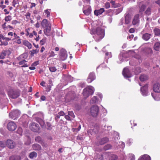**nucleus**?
Segmentation results:
<instances>
[{
  "mask_svg": "<svg viewBox=\"0 0 160 160\" xmlns=\"http://www.w3.org/2000/svg\"><path fill=\"white\" fill-rule=\"evenodd\" d=\"M91 33L94 35L93 38L97 42L100 40L104 36V30L101 27H97L94 32L91 31Z\"/></svg>",
  "mask_w": 160,
  "mask_h": 160,
  "instance_id": "f257e3e1",
  "label": "nucleus"
},
{
  "mask_svg": "<svg viewBox=\"0 0 160 160\" xmlns=\"http://www.w3.org/2000/svg\"><path fill=\"white\" fill-rule=\"evenodd\" d=\"M94 91V88L91 86H88L83 90V94L84 98H87L90 95H92Z\"/></svg>",
  "mask_w": 160,
  "mask_h": 160,
  "instance_id": "f03ea898",
  "label": "nucleus"
},
{
  "mask_svg": "<svg viewBox=\"0 0 160 160\" xmlns=\"http://www.w3.org/2000/svg\"><path fill=\"white\" fill-rule=\"evenodd\" d=\"M99 108L97 106H93L90 108V113L93 117H97L98 113Z\"/></svg>",
  "mask_w": 160,
  "mask_h": 160,
  "instance_id": "7ed1b4c3",
  "label": "nucleus"
},
{
  "mask_svg": "<svg viewBox=\"0 0 160 160\" xmlns=\"http://www.w3.org/2000/svg\"><path fill=\"white\" fill-rule=\"evenodd\" d=\"M20 114V111L18 110H16L13 111L10 113L9 116L12 119L15 120L18 118Z\"/></svg>",
  "mask_w": 160,
  "mask_h": 160,
  "instance_id": "20e7f679",
  "label": "nucleus"
},
{
  "mask_svg": "<svg viewBox=\"0 0 160 160\" xmlns=\"http://www.w3.org/2000/svg\"><path fill=\"white\" fill-rule=\"evenodd\" d=\"M30 129L34 132H38L40 128L39 125L37 123L32 122L30 124Z\"/></svg>",
  "mask_w": 160,
  "mask_h": 160,
  "instance_id": "39448f33",
  "label": "nucleus"
},
{
  "mask_svg": "<svg viewBox=\"0 0 160 160\" xmlns=\"http://www.w3.org/2000/svg\"><path fill=\"white\" fill-rule=\"evenodd\" d=\"M17 128V125L14 122H9L8 124V128L9 131H13Z\"/></svg>",
  "mask_w": 160,
  "mask_h": 160,
  "instance_id": "423d86ee",
  "label": "nucleus"
},
{
  "mask_svg": "<svg viewBox=\"0 0 160 160\" xmlns=\"http://www.w3.org/2000/svg\"><path fill=\"white\" fill-rule=\"evenodd\" d=\"M9 96L12 98H15L18 97L19 96L18 92L16 91H11L8 93Z\"/></svg>",
  "mask_w": 160,
  "mask_h": 160,
  "instance_id": "0eeeda50",
  "label": "nucleus"
},
{
  "mask_svg": "<svg viewBox=\"0 0 160 160\" xmlns=\"http://www.w3.org/2000/svg\"><path fill=\"white\" fill-rule=\"evenodd\" d=\"M122 74L125 78H128L131 77L132 76L128 68H124Z\"/></svg>",
  "mask_w": 160,
  "mask_h": 160,
  "instance_id": "6e6552de",
  "label": "nucleus"
},
{
  "mask_svg": "<svg viewBox=\"0 0 160 160\" xmlns=\"http://www.w3.org/2000/svg\"><path fill=\"white\" fill-rule=\"evenodd\" d=\"M61 58L62 60H64L66 59L68 55L66 51L64 49H62L60 50Z\"/></svg>",
  "mask_w": 160,
  "mask_h": 160,
  "instance_id": "1a4fd4ad",
  "label": "nucleus"
},
{
  "mask_svg": "<svg viewBox=\"0 0 160 160\" xmlns=\"http://www.w3.org/2000/svg\"><path fill=\"white\" fill-rule=\"evenodd\" d=\"M10 52L8 50H3L0 54V59H3L5 58L7 55H9Z\"/></svg>",
  "mask_w": 160,
  "mask_h": 160,
  "instance_id": "9d476101",
  "label": "nucleus"
},
{
  "mask_svg": "<svg viewBox=\"0 0 160 160\" xmlns=\"http://www.w3.org/2000/svg\"><path fill=\"white\" fill-rule=\"evenodd\" d=\"M86 8L87 9H85V7H84L83 8V11L85 15L88 16L90 15L91 13V7L89 6H87Z\"/></svg>",
  "mask_w": 160,
  "mask_h": 160,
  "instance_id": "9b49d317",
  "label": "nucleus"
},
{
  "mask_svg": "<svg viewBox=\"0 0 160 160\" xmlns=\"http://www.w3.org/2000/svg\"><path fill=\"white\" fill-rule=\"evenodd\" d=\"M41 25L43 28H48V27H51L49 23L46 19H44L42 21L41 23Z\"/></svg>",
  "mask_w": 160,
  "mask_h": 160,
  "instance_id": "f8f14e48",
  "label": "nucleus"
},
{
  "mask_svg": "<svg viewBox=\"0 0 160 160\" xmlns=\"http://www.w3.org/2000/svg\"><path fill=\"white\" fill-rule=\"evenodd\" d=\"M148 86L147 84L142 87L141 88V92L143 96H146L148 94Z\"/></svg>",
  "mask_w": 160,
  "mask_h": 160,
  "instance_id": "ddd939ff",
  "label": "nucleus"
},
{
  "mask_svg": "<svg viewBox=\"0 0 160 160\" xmlns=\"http://www.w3.org/2000/svg\"><path fill=\"white\" fill-rule=\"evenodd\" d=\"M95 79V74L93 72L90 73L87 79V82L89 83L92 82Z\"/></svg>",
  "mask_w": 160,
  "mask_h": 160,
  "instance_id": "4468645a",
  "label": "nucleus"
},
{
  "mask_svg": "<svg viewBox=\"0 0 160 160\" xmlns=\"http://www.w3.org/2000/svg\"><path fill=\"white\" fill-rule=\"evenodd\" d=\"M139 15L138 14H136L134 16L132 21L133 25H136L138 24L139 22Z\"/></svg>",
  "mask_w": 160,
  "mask_h": 160,
  "instance_id": "2eb2a0df",
  "label": "nucleus"
},
{
  "mask_svg": "<svg viewBox=\"0 0 160 160\" xmlns=\"http://www.w3.org/2000/svg\"><path fill=\"white\" fill-rule=\"evenodd\" d=\"M109 140L107 138H104L100 139L96 143V144L98 145H103L105 143L107 142Z\"/></svg>",
  "mask_w": 160,
  "mask_h": 160,
  "instance_id": "dca6fc26",
  "label": "nucleus"
},
{
  "mask_svg": "<svg viewBox=\"0 0 160 160\" xmlns=\"http://www.w3.org/2000/svg\"><path fill=\"white\" fill-rule=\"evenodd\" d=\"M104 155L108 156L109 160H115L117 158L116 155L110 153H107Z\"/></svg>",
  "mask_w": 160,
  "mask_h": 160,
  "instance_id": "f3484780",
  "label": "nucleus"
},
{
  "mask_svg": "<svg viewBox=\"0 0 160 160\" xmlns=\"http://www.w3.org/2000/svg\"><path fill=\"white\" fill-rule=\"evenodd\" d=\"M98 129L99 127H94L93 129L90 130L88 131V135L90 134L91 135L95 134L98 132Z\"/></svg>",
  "mask_w": 160,
  "mask_h": 160,
  "instance_id": "a211bd4d",
  "label": "nucleus"
},
{
  "mask_svg": "<svg viewBox=\"0 0 160 160\" xmlns=\"http://www.w3.org/2000/svg\"><path fill=\"white\" fill-rule=\"evenodd\" d=\"M6 144L10 148H13L14 146V143L13 141L11 140H7L6 142Z\"/></svg>",
  "mask_w": 160,
  "mask_h": 160,
  "instance_id": "6ab92c4d",
  "label": "nucleus"
},
{
  "mask_svg": "<svg viewBox=\"0 0 160 160\" xmlns=\"http://www.w3.org/2000/svg\"><path fill=\"white\" fill-rule=\"evenodd\" d=\"M153 91L156 92H160V84L159 83L155 84L153 87Z\"/></svg>",
  "mask_w": 160,
  "mask_h": 160,
  "instance_id": "aec40b11",
  "label": "nucleus"
},
{
  "mask_svg": "<svg viewBox=\"0 0 160 160\" xmlns=\"http://www.w3.org/2000/svg\"><path fill=\"white\" fill-rule=\"evenodd\" d=\"M28 57V54L27 53H23L19 57L17 58V59L18 60H26Z\"/></svg>",
  "mask_w": 160,
  "mask_h": 160,
  "instance_id": "412c9836",
  "label": "nucleus"
},
{
  "mask_svg": "<svg viewBox=\"0 0 160 160\" xmlns=\"http://www.w3.org/2000/svg\"><path fill=\"white\" fill-rule=\"evenodd\" d=\"M138 160H151L150 157L147 154H145L140 157Z\"/></svg>",
  "mask_w": 160,
  "mask_h": 160,
  "instance_id": "4be33fe9",
  "label": "nucleus"
},
{
  "mask_svg": "<svg viewBox=\"0 0 160 160\" xmlns=\"http://www.w3.org/2000/svg\"><path fill=\"white\" fill-rule=\"evenodd\" d=\"M104 11V9L103 8H101L99 10H95L94 13L95 15L98 16L101 14Z\"/></svg>",
  "mask_w": 160,
  "mask_h": 160,
  "instance_id": "5701e85b",
  "label": "nucleus"
},
{
  "mask_svg": "<svg viewBox=\"0 0 160 160\" xmlns=\"http://www.w3.org/2000/svg\"><path fill=\"white\" fill-rule=\"evenodd\" d=\"M0 94L2 95L3 98H0V103L1 104L3 103L4 102H5L7 100V98H6L4 92L3 91H2L0 92Z\"/></svg>",
  "mask_w": 160,
  "mask_h": 160,
  "instance_id": "b1692460",
  "label": "nucleus"
},
{
  "mask_svg": "<svg viewBox=\"0 0 160 160\" xmlns=\"http://www.w3.org/2000/svg\"><path fill=\"white\" fill-rule=\"evenodd\" d=\"M8 35L9 36H11V37L13 36V38H12V40H13L15 39H17L19 38V37L15 33H13L12 32H9L8 33Z\"/></svg>",
  "mask_w": 160,
  "mask_h": 160,
  "instance_id": "393cba45",
  "label": "nucleus"
},
{
  "mask_svg": "<svg viewBox=\"0 0 160 160\" xmlns=\"http://www.w3.org/2000/svg\"><path fill=\"white\" fill-rule=\"evenodd\" d=\"M151 34L148 33H146L142 36V38L145 40L148 41L151 38Z\"/></svg>",
  "mask_w": 160,
  "mask_h": 160,
  "instance_id": "a878e982",
  "label": "nucleus"
},
{
  "mask_svg": "<svg viewBox=\"0 0 160 160\" xmlns=\"http://www.w3.org/2000/svg\"><path fill=\"white\" fill-rule=\"evenodd\" d=\"M23 44L27 47L29 49H30L32 48V44L28 41L24 40L23 41Z\"/></svg>",
  "mask_w": 160,
  "mask_h": 160,
  "instance_id": "bb28decb",
  "label": "nucleus"
},
{
  "mask_svg": "<svg viewBox=\"0 0 160 160\" xmlns=\"http://www.w3.org/2000/svg\"><path fill=\"white\" fill-rule=\"evenodd\" d=\"M32 148L33 150H40L41 148V146L38 144H33L32 146Z\"/></svg>",
  "mask_w": 160,
  "mask_h": 160,
  "instance_id": "cd10ccee",
  "label": "nucleus"
},
{
  "mask_svg": "<svg viewBox=\"0 0 160 160\" xmlns=\"http://www.w3.org/2000/svg\"><path fill=\"white\" fill-rule=\"evenodd\" d=\"M131 20V17L129 14H125V22L126 24H128L129 23Z\"/></svg>",
  "mask_w": 160,
  "mask_h": 160,
  "instance_id": "c85d7f7f",
  "label": "nucleus"
},
{
  "mask_svg": "<svg viewBox=\"0 0 160 160\" xmlns=\"http://www.w3.org/2000/svg\"><path fill=\"white\" fill-rule=\"evenodd\" d=\"M19 64L20 65H22V67H28V65L25 63L27 62V61L26 60H19Z\"/></svg>",
  "mask_w": 160,
  "mask_h": 160,
  "instance_id": "c756f323",
  "label": "nucleus"
},
{
  "mask_svg": "<svg viewBox=\"0 0 160 160\" xmlns=\"http://www.w3.org/2000/svg\"><path fill=\"white\" fill-rule=\"evenodd\" d=\"M110 3L112 4V7L113 8H115L119 7L120 6V4L118 3H116L115 1L113 0L110 1Z\"/></svg>",
  "mask_w": 160,
  "mask_h": 160,
  "instance_id": "7c9ffc66",
  "label": "nucleus"
},
{
  "mask_svg": "<svg viewBox=\"0 0 160 160\" xmlns=\"http://www.w3.org/2000/svg\"><path fill=\"white\" fill-rule=\"evenodd\" d=\"M142 50L147 54L150 53L152 52L151 48L149 47H145Z\"/></svg>",
  "mask_w": 160,
  "mask_h": 160,
  "instance_id": "2f4dec72",
  "label": "nucleus"
},
{
  "mask_svg": "<svg viewBox=\"0 0 160 160\" xmlns=\"http://www.w3.org/2000/svg\"><path fill=\"white\" fill-rule=\"evenodd\" d=\"M45 28L44 30V33L45 35L48 36L51 29V27H48Z\"/></svg>",
  "mask_w": 160,
  "mask_h": 160,
  "instance_id": "473e14b6",
  "label": "nucleus"
},
{
  "mask_svg": "<svg viewBox=\"0 0 160 160\" xmlns=\"http://www.w3.org/2000/svg\"><path fill=\"white\" fill-rule=\"evenodd\" d=\"M139 12L140 13H142V12H143L145 10L146 6L144 4L142 5L141 6L140 4H139Z\"/></svg>",
  "mask_w": 160,
  "mask_h": 160,
  "instance_id": "72a5a7b5",
  "label": "nucleus"
},
{
  "mask_svg": "<svg viewBox=\"0 0 160 160\" xmlns=\"http://www.w3.org/2000/svg\"><path fill=\"white\" fill-rule=\"evenodd\" d=\"M52 81L51 79H50L48 81V84L49 85L47 86V91L48 92H49L51 90V88L53 85L52 84Z\"/></svg>",
  "mask_w": 160,
  "mask_h": 160,
  "instance_id": "f704fd0d",
  "label": "nucleus"
},
{
  "mask_svg": "<svg viewBox=\"0 0 160 160\" xmlns=\"http://www.w3.org/2000/svg\"><path fill=\"white\" fill-rule=\"evenodd\" d=\"M139 79L141 81H144L148 79V77L146 75H142L140 77Z\"/></svg>",
  "mask_w": 160,
  "mask_h": 160,
  "instance_id": "c9c22d12",
  "label": "nucleus"
},
{
  "mask_svg": "<svg viewBox=\"0 0 160 160\" xmlns=\"http://www.w3.org/2000/svg\"><path fill=\"white\" fill-rule=\"evenodd\" d=\"M154 49L156 51H158L160 49V43L159 42H156L154 45Z\"/></svg>",
  "mask_w": 160,
  "mask_h": 160,
  "instance_id": "e433bc0d",
  "label": "nucleus"
},
{
  "mask_svg": "<svg viewBox=\"0 0 160 160\" xmlns=\"http://www.w3.org/2000/svg\"><path fill=\"white\" fill-rule=\"evenodd\" d=\"M10 160H21V158L19 156H13L10 158Z\"/></svg>",
  "mask_w": 160,
  "mask_h": 160,
  "instance_id": "4c0bfd02",
  "label": "nucleus"
},
{
  "mask_svg": "<svg viewBox=\"0 0 160 160\" xmlns=\"http://www.w3.org/2000/svg\"><path fill=\"white\" fill-rule=\"evenodd\" d=\"M154 32L155 35L159 36L160 35V29L157 28H155L154 30Z\"/></svg>",
  "mask_w": 160,
  "mask_h": 160,
  "instance_id": "58836bf2",
  "label": "nucleus"
},
{
  "mask_svg": "<svg viewBox=\"0 0 160 160\" xmlns=\"http://www.w3.org/2000/svg\"><path fill=\"white\" fill-rule=\"evenodd\" d=\"M37 156V153L35 152H33L30 153L29 154V158L31 159H32L34 158H36Z\"/></svg>",
  "mask_w": 160,
  "mask_h": 160,
  "instance_id": "ea45409f",
  "label": "nucleus"
},
{
  "mask_svg": "<svg viewBox=\"0 0 160 160\" xmlns=\"http://www.w3.org/2000/svg\"><path fill=\"white\" fill-rule=\"evenodd\" d=\"M38 50H37V49L35 50L33 49L30 51L29 53L31 56H32L34 55V54L38 53Z\"/></svg>",
  "mask_w": 160,
  "mask_h": 160,
  "instance_id": "a19ab883",
  "label": "nucleus"
},
{
  "mask_svg": "<svg viewBox=\"0 0 160 160\" xmlns=\"http://www.w3.org/2000/svg\"><path fill=\"white\" fill-rule=\"evenodd\" d=\"M97 97L96 96H94L90 100V102L92 104L96 103L98 101Z\"/></svg>",
  "mask_w": 160,
  "mask_h": 160,
  "instance_id": "79ce46f5",
  "label": "nucleus"
},
{
  "mask_svg": "<svg viewBox=\"0 0 160 160\" xmlns=\"http://www.w3.org/2000/svg\"><path fill=\"white\" fill-rule=\"evenodd\" d=\"M151 8L150 7H148L145 11V13L147 15H149L151 14Z\"/></svg>",
  "mask_w": 160,
  "mask_h": 160,
  "instance_id": "37998d69",
  "label": "nucleus"
},
{
  "mask_svg": "<svg viewBox=\"0 0 160 160\" xmlns=\"http://www.w3.org/2000/svg\"><path fill=\"white\" fill-rule=\"evenodd\" d=\"M25 16L26 17V19H27V21H28L30 20V19H31V13L29 12H27L25 15Z\"/></svg>",
  "mask_w": 160,
  "mask_h": 160,
  "instance_id": "c03bdc74",
  "label": "nucleus"
},
{
  "mask_svg": "<svg viewBox=\"0 0 160 160\" xmlns=\"http://www.w3.org/2000/svg\"><path fill=\"white\" fill-rule=\"evenodd\" d=\"M112 148V146L109 144H107L105 145L104 148L105 150H106L111 149Z\"/></svg>",
  "mask_w": 160,
  "mask_h": 160,
  "instance_id": "a18cd8bd",
  "label": "nucleus"
},
{
  "mask_svg": "<svg viewBox=\"0 0 160 160\" xmlns=\"http://www.w3.org/2000/svg\"><path fill=\"white\" fill-rule=\"evenodd\" d=\"M50 9H47L45 10L44 12L45 13V15H47V17H48L50 16Z\"/></svg>",
  "mask_w": 160,
  "mask_h": 160,
  "instance_id": "49530a36",
  "label": "nucleus"
},
{
  "mask_svg": "<svg viewBox=\"0 0 160 160\" xmlns=\"http://www.w3.org/2000/svg\"><path fill=\"white\" fill-rule=\"evenodd\" d=\"M6 145V142L2 141H0V147H1L4 148Z\"/></svg>",
  "mask_w": 160,
  "mask_h": 160,
  "instance_id": "de8ad7c7",
  "label": "nucleus"
},
{
  "mask_svg": "<svg viewBox=\"0 0 160 160\" xmlns=\"http://www.w3.org/2000/svg\"><path fill=\"white\" fill-rule=\"evenodd\" d=\"M50 71L52 72H55L57 70V69L54 67H49Z\"/></svg>",
  "mask_w": 160,
  "mask_h": 160,
  "instance_id": "09e8293b",
  "label": "nucleus"
},
{
  "mask_svg": "<svg viewBox=\"0 0 160 160\" xmlns=\"http://www.w3.org/2000/svg\"><path fill=\"white\" fill-rule=\"evenodd\" d=\"M12 19V17L10 16H8L5 17V20L6 22H8L11 21Z\"/></svg>",
  "mask_w": 160,
  "mask_h": 160,
  "instance_id": "8fccbe9b",
  "label": "nucleus"
},
{
  "mask_svg": "<svg viewBox=\"0 0 160 160\" xmlns=\"http://www.w3.org/2000/svg\"><path fill=\"white\" fill-rule=\"evenodd\" d=\"M68 114L69 116H70L73 118H74L75 117V116L72 111H68Z\"/></svg>",
  "mask_w": 160,
  "mask_h": 160,
  "instance_id": "3c124183",
  "label": "nucleus"
},
{
  "mask_svg": "<svg viewBox=\"0 0 160 160\" xmlns=\"http://www.w3.org/2000/svg\"><path fill=\"white\" fill-rule=\"evenodd\" d=\"M152 95L155 100L158 101L160 100V98L158 96H154L152 93Z\"/></svg>",
  "mask_w": 160,
  "mask_h": 160,
  "instance_id": "603ef678",
  "label": "nucleus"
},
{
  "mask_svg": "<svg viewBox=\"0 0 160 160\" xmlns=\"http://www.w3.org/2000/svg\"><path fill=\"white\" fill-rule=\"evenodd\" d=\"M17 132L18 133L19 135H21L22 132V129L20 127L18 128V129L17 131Z\"/></svg>",
  "mask_w": 160,
  "mask_h": 160,
  "instance_id": "864d4df0",
  "label": "nucleus"
},
{
  "mask_svg": "<svg viewBox=\"0 0 160 160\" xmlns=\"http://www.w3.org/2000/svg\"><path fill=\"white\" fill-rule=\"evenodd\" d=\"M46 39L45 38H43L42 39L40 42V45H44L46 42Z\"/></svg>",
  "mask_w": 160,
  "mask_h": 160,
  "instance_id": "5fc2aeb1",
  "label": "nucleus"
},
{
  "mask_svg": "<svg viewBox=\"0 0 160 160\" xmlns=\"http://www.w3.org/2000/svg\"><path fill=\"white\" fill-rule=\"evenodd\" d=\"M119 58L120 60V61H118V63H121L123 60V57L121 54H120L119 56Z\"/></svg>",
  "mask_w": 160,
  "mask_h": 160,
  "instance_id": "6e6d98bb",
  "label": "nucleus"
},
{
  "mask_svg": "<svg viewBox=\"0 0 160 160\" xmlns=\"http://www.w3.org/2000/svg\"><path fill=\"white\" fill-rule=\"evenodd\" d=\"M130 160H135V157L134 155L132 154H130L129 156Z\"/></svg>",
  "mask_w": 160,
  "mask_h": 160,
  "instance_id": "4d7b16f0",
  "label": "nucleus"
},
{
  "mask_svg": "<svg viewBox=\"0 0 160 160\" xmlns=\"http://www.w3.org/2000/svg\"><path fill=\"white\" fill-rule=\"evenodd\" d=\"M41 138L39 136L37 137H36L35 138V141L38 142H40L41 141Z\"/></svg>",
  "mask_w": 160,
  "mask_h": 160,
  "instance_id": "13d9d810",
  "label": "nucleus"
},
{
  "mask_svg": "<svg viewBox=\"0 0 160 160\" xmlns=\"http://www.w3.org/2000/svg\"><path fill=\"white\" fill-rule=\"evenodd\" d=\"M0 42H1V45H4L6 46L8 44V42L7 41H1Z\"/></svg>",
  "mask_w": 160,
  "mask_h": 160,
  "instance_id": "bf43d9fd",
  "label": "nucleus"
},
{
  "mask_svg": "<svg viewBox=\"0 0 160 160\" xmlns=\"http://www.w3.org/2000/svg\"><path fill=\"white\" fill-rule=\"evenodd\" d=\"M38 121L41 125H43L44 124V122L42 119H40L38 120Z\"/></svg>",
  "mask_w": 160,
  "mask_h": 160,
  "instance_id": "052dcab7",
  "label": "nucleus"
},
{
  "mask_svg": "<svg viewBox=\"0 0 160 160\" xmlns=\"http://www.w3.org/2000/svg\"><path fill=\"white\" fill-rule=\"evenodd\" d=\"M105 7L106 8H108L110 7V3L109 2H106L105 4Z\"/></svg>",
  "mask_w": 160,
  "mask_h": 160,
  "instance_id": "680f3d73",
  "label": "nucleus"
},
{
  "mask_svg": "<svg viewBox=\"0 0 160 160\" xmlns=\"http://www.w3.org/2000/svg\"><path fill=\"white\" fill-rule=\"evenodd\" d=\"M6 22H5L2 25V28L4 30H6L8 29V28L6 26Z\"/></svg>",
  "mask_w": 160,
  "mask_h": 160,
  "instance_id": "e2e57ef3",
  "label": "nucleus"
},
{
  "mask_svg": "<svg viewBox=\"0 0 160 160\" xmlns=\"http://www.w3.org/2000/svg\"><path fill=\"white\" fill-rule=\"evenodd\" d=\"M58 114L60 116H63L65 115V113L63 111H61L58 113Z\"/></svg>",
  "mask_w": 160,
  "mask_h": 160,
  "instance_id": "0e129e2a",
  "label": "nucleus"
},
{
  "mask_svg": "<svg viewBox=\"0 0 160 160\" xmlns=\"http://www.w3.org/2000/svg\"><path fill=\"white\" fill-rule=\"evenodd\" d=\"M5 38L2 35L0 34V41H1L2 40H4Z\"/></svg>",
  "mask_w": 160,
  "mask_h": 160,
  "instance_id": "69168bd1",
  "label": "nucleus"
},
{
  "mask_svg": "<svg viewBox=\"0 0 160 160\" xmlns=\"http://www.w3.org/2000/svg\"><path fill=\"white\" fill-rule=\"evenodd\" d=\"M18 21L16 20H13L12 21V24L15 25L17 23H18Z\"/></svg>",
  "mask_w": 160,
  "mask_h": 160,
  "instance_id": "338daca9",
  "label": "nucleus"
},
{
  "mask_svg": "<svg viewBox=\"0 0 160 160\" xmlns=\"http://www.w3.org/2000/svg\"><path fill=\"white\" fill-rule=\"evenodd\" d=\"M45 82L44 81H42L40 83V85L44 87H46V86L45 85Z\"/></svg>",
  "mask_w": 160,
  "mask_h": 160,
  "instance_id": "774afa93",
  "label": "nucleus"
}]
</instances>
